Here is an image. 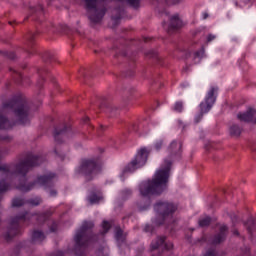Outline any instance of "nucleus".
<instances>
[{
  "label": "nucleus",
  "mask_w": 256,
  "mask_h": 256,
  "mask_svg": "<svg viewBox=\"0 0 256 256\" xmlns=\"http://www.w3.org/2000/svg\"><path fill=\"white\" fill-rule=\"evenodd\" d=\"M8 113H14L19 125L31 123V107L27 99L22 96H14L12 99L2 103L0 108V129H11L13 125L7 117Z\"/></svg>",
  "instance_id": "nucleus-1"
},
{
  "label": "nucleus",
  "mask_w": 256,
  "mask_h": 256,
  "mask_svg": "<svg viewBox=\"0 0 256 256\" xmlns=\"http://www.w3.org/2000/svg\"><path fill=\"white\" fill-rule=\"evenodd\" d=\"M43 161H45V159L41 156L27 154L26 157L16 165L0 164V177H4L5 179H9V177H13V175L25 177L32 167L41 165ZM9 187H11V184L7 183L5 180L0 181V193L9 191Z\"/></svg>",
  "instance_id": "nucleus-2"
},
{
  "label": "nucleus",
  "mask_w": 256,
  "mask_h": 256,
  "mask_svg": "<svg viewBox=\"0 0 256 256\" xmlns=\"http://www.w3.org/2000/svg\"><path fill=\"white\" fill-rule=\"evenodd\" d=\"M164 165V168H160L155 172L154 177L151 180L143 181L139 185V192L142 197L161 195L164 191H167L173 162L165 160Z\"/></svg>",
  "instance_id": "nucleus-3"
},
{
  "label": "nucleus",
  "mask_w": 256,
  "mask_h": 256,
  "mask_svg": "<svg viewBox=\"0 0 256 256\" xmlns=\"http://www.w3.org/2000/svg\"><path fill=\"white\" fill-rule=\"evenodd\" d=\"M95 224L91 221H84L80 229L76 232L74 241L76 243V255L83 256V253L79 254L77 249H87L91 243H97L99 241V236L93 234V229Z\"/></svg>",
  "instance_id": "nucleus-4"
},
{
  "label": "nucleus",
  "mask_w": 256,
  "mask_h": 256,
  "mask_svg": "<svg viewBox=\"0 0 256 256\" xmlns=\"http://www.w3.org/2000/svg\"><path fill=\"white\" fill-rule=\"evenodd\" d=\"M101 169H103V163L99 159H83L76 173L82 175L86 183H89L95 179V175H99Z\"/></svg>",
  "instance_id": "nucleus-5"
},
{
  "label": "nucleus",
  "mask_w": 256,
  "mask_h": 256,
  "mask_svg": "<svg viewBox=\"0 0 256 256\" xmlns=\"http://www.w3.org/2000/svg\"><path fill=\"white\" fill-rule=\"evenodd\" d=\"M177 209H179V206L173 202L161 200L156 202L154 204V211L161 219L156 222L157 225H163L166 221H169V219H173V215L177 213Z\"/></svg>",
  "instance_id": "nucleus-6"
},
{
  "label": "nucleus",
  "mask_w": 256,
  "mask_h": 256,
  "mask_svg": "<svg viewBox=\"0 0 256 256\" xmlns=\"http://www.w3.org/2000/svg\"><path fill=\"white\" fill-rule=\"evenodd\" d=\"M31 214L27 211H22L10 220V225L8 227L7 232L4 235V239L6 241H11L13 237H17L21 233V223H25V221H29L31 219Z\"/></svg>",
  "instance_id": "nucleus-7"
},
{
  "label": "nucleus",
  "mask_w": 256,
  "mask_h": 256,
  "mask_svg": "<svg viewBox=\"0 0 256 256\" xmlns=\"http://www.w3.org/2000/svg\"><path fill=\"white\" fill-rule=\"evenodd\" d=\"M105 0H84L85 9L90 13L88 18L90 20L91 25H97V23H101L103 17H105V13H107V8L103 6L102 8H98L97 5L99 3H103Z\"/></svg>",
  "instance_id": "nucleus-8"
},
{
  "label": "nucleus",
  "mask_w": 256,
  "mask_h": 256,
  "mask_svg": "<svg viewBox=\"0 0 256 256\" xmlns=\"http://www.w3.org/2000/svg\"><path fill=\"white\" fill-rule=\"evenodd\" d=\"M56 177L55 173H48L42 176H38L36 181L26 184L25 182L20 183L17 189L22 193H29L31 189L35 188V185H40V187H53V179Z\"/></svg>",
  "instance_id": "nucleus-9"
},
{
  "label": "nucleus",
  "mask_w": 256,
  "mask_h": 256,
  "mask_svg": "<svg viewBox=\"0 0 256 256\" xmlns=\"http://www.w3.org/2000/svg\"><path fill=\"white\" fill-rule=\"evenodd\" d=\"M217 91H219V88L217 87H211L208 91L204 102L200 104V113L195 117V123H199V121L203 119L205 113L211 111V108L215 105V101H217V95H215Z\"/></svg>",
  "instance_id": "nucleus-10"
},
{
  "label": "nucleus",
  "mask_w": 256,
  "mask_h": 256,
  "mask_svg": "<svg viewBox=\"0 0 256 256\" xmlns=\"http://www.w3.org/2000/svg\"><path fill=\"white\" fill-rule=\"evenodd\" d=\"M149 158V152L147 151V148H141L139 152L137 153L134 160H132L124 169H123V175L125 173H133L136 169H139L147 163V159Z\"/></svg>",
  "instance_id": "nucleus-11"
},
{
  "label": "nucleus",
  "mask_w": 256,
  "mask_h": 256,
  "mask_svg": "<svg viewBox=\"0 0 256 256\" xmlns=\"http://www.w3.org/2000/svg\"><path fill=\"white\" fill-rule=\"evenodd\" d=\"M151 251H171L173 249V242H167V237L158 236L155 240L151 242Z\"/></svg>",
  "instance_id": "nucleus-12"
},
{
  "label": "nucleus",
  "mask_w": 256,
  "mask_h": 256,
  "mask_svg": "<svg viewBox=\"0 0 256 256\" xmlns=\"http://www.w3.org/2000/svg\"><path fill=\"white\" fill-rule=\"evenodd\" d=\"M228 233L229 227H227V225L220 226L219 232L215 234L211 239L212 245H221V243L227 239Z\"/></svg>",
  "instance_id": "nucleus-13"
},
{
  "label": "nucleus",
  "mask_w": 256,
  "mask_h": 256,
  "mask_svg": "<svg viewBox=\"0 0 256 256\" xmlns=\"http://www.w3.org/2000/svg\"><path fill=\"white\" fill-rule=\"evenodd\" d=\"M168 153L171 158L181 157L183 153V141H172L168 147Z\"/></svg>",
  "instance_id": "nucleus-14"
},
{
  "label": "nucleus",
  "mask_w": 256,
  "mask_h": 256,
  "mask_svg": "<svg viewBox=\"0 0 256 256\" xmlns=\"http://www.w3.org/2000/svg\"><path fill=\"white\" fill-rule=\"evenodd\" d=\"M255 113L256 110L250 108L244 113H239L237 115V118L239 119V121H244V123H256Z\"/></svg>",
  "instance_id": "nucleus-15"
},
{
  "label": "nucleus",
  "mask_w": 256,
  "mask_h": 256,
  "mask_svg": "<svg viewBox=\"0 0 256 256\" xmlns=\"http://www.w3.org/2000/svg\"><path fill=\"white\" fill-rule=\"evenodd\" d=\"M181 27H183V21H181V18H179V14H176L170 18L168 33H171V31H175L177 29H181Z\"/></svg>",
  "instance_id": "nucleus-16"
},
{
  "label": "nucleus",
  "mask_w": 256,
  "mask_h": 256,
  "mask_svg": "<svg viewBox=\"0 0 256 256\" xmlns=\"http://www.w3.org/2000/svg\"><path fill=\"white\" fill-rule=\"evenodd\" d=\"M69 129H71V127H69L67 125H63L62 128L61 127L55 128V130H54L55 141H57V143H61L60 137L62 135H65V133H67V131H69Z\"/></svg>",
  "instance_id": "nucleus-17"
},
{
  "label": "nucleus",
  "mask_w": 256,
  "mask_h": 256,
  "mask_svg": "<svg viewBox=\"0 0 256 256\" xmlns=\"http://www.w3.org/2000/svg\"><path fill=\"white\" fill-rule=\"evenodd\" d=\"M246 229L249 235H253L256 233V218H249L246 222H244Z\"/></svg>",
  "instance_id": "nucleus-18"
},
{
  "label": "nucleus",
  "mask_w": 256,
  "mask_h": 256,
  "mask_svg": "<svg viewBox=\"0 0 256 256\" xmlns=\"http://www.w3.org/2000/svg\"><path fill=\"white\" fill-rule=\"evenodd\" d=\"M42 241H45V234L43 233V231L34 230L32 232L31 242L41 243Z\"/></svg>",
  "instance_id": "nucleus-19"
},
{
  "label": "nucleus",
  "mask_w": 256,
  "mask_h": 256,
  "mask_svg": "<svg viewBox=\"0 0 256 256\" xmlns=\"http://www.w3.org/2000/svg\"><path fill=\"white\" fill-rule=\"evenodd\" d=\"M51 215H53V212H51V210H47L43 213L37 214L36 219L38 223H45V221L51 218Z\"/></svg>",
  "instance_id": "nucleus-20"
},
{
  "label": "nucleus",
  "mask_w": 256,
  "mask_h": 256,
  "mask_svg": "<svg viewBox=\"0 0 256 256\" xmlns=\"http://www.w3.org/2000/svg\"><path fill=\"white\" fill-rule=\"evenodd\" d=\"M242 131L243 130L241 129V127H239V125L234 124V125H232L230 127V135H231V137H240Z\"/></svg>",
  "instance_id": "nucleus-21"
},
{
  "label": "nucleus",
  "mask_w": 256,
  "mask_h": 256,
  "mask_svg": "<svg viewBox=\"0 0 256 256\" xmlns=\"http://www.w3.org/2000/svg\"><path fill=\"white\" fill-rule=\"evenodd\" d=\"M88 201L90 205H95V203H99L101 201V196L97 195L95 192H92L88 197Z\"/></svg>",
  "instance_id": "nucleus-22"
},
{
  "label": "nucleus",
  "mask_w": 256,
  "mask_h": 256,
  "mask_svg": "<svg viewBox=\"0 0 256 256\" xmlns=\"http://www.w3.org/2000/svg\"><path fill=\"white\" fill-rule=\"evenodd\" d=\"M211 217L206 216L204 218H200L198 221L199 227H209L211 225Z\"/></svg>",
  "instance_id": "nucleus-23"
},
{
  "label": "nucleus",
  "mask_w": 256,
  "mask_h": 256,
  "mask_svg": "<svg viewBox=\"0 0 256 256\" xmlns=\"http://www.w3.org/2000/svg\"><path fill=\"white\" fill-rule=\"evenodd\" d=\"M118 1L122 3L126 1V3L130 5V7H133V9H139V5H141V0H118Z\"/></svg>",
  "instance_id": "nucleus-24"
},
{
  "label": "nucleus",
  "mask_w": 256,
  "mask_h": 256,
  "mask_svg": "<svg viewBox=\"0 0 256 256\" xmlns=\"http://www.w3.org/2000/svg\"><path fill=\"white\" fill-rule=\"evenodd\" d=\"M25 205V199L20 197H15L12 199V207H23Z\"/></svg>",
  "instance_id": "nucleus-25"
},
{
  "label": "nucleus",
  "mask_w": 256,
  "mask_h": 256,
  "mask_svg": "<svg viewBox=\"0 0 256 256\" xmlns=\"http://www.w3.org/2000/svg\"><path fill=\"white\" fill-rule=\"evenodd\" d=\"M102 229H103V231L100 232L101 235H106V233H109V230L111 229V223H109V221H107V220H104L102 222Z\"/></svg>",
  "instance_id": "nucleus-26"
},
{
  "label": "nucleus",
  "mask_w": 256,
  "mask_h": 256,
  "mask_svg": "<svg viewBox=\"0 0 256 256\" xmlns=\"http://www.w3.org/2000/svg\"><path fill=\"white\" fill-rule=\"evenodd\" d=\"M41 202L42 200L39 197L28 200L29 205H33L34 207H38V205H41Z\"/></svg>",
  "instance_id": "nucleus-27"
},
{
  "label": "nucleus",
  "mask_w": 256,
  "mask_h": 256,
  "mask_svg": "<svg viewBox=\"0 0 256 256\" xmlns=\"http://www.w3.org/2000/svg\"><path fill=\"white\" fill-rule=\"evenodd\" d=\"M117 107L115 106H109L107 109H106V113H109V115H111V117H115V115H117Z\"/></svg>",
  "instance_id": "nucleus-28"
},
{
  "label": "nucleus",
  "mask_w": 256,
  "mask_h": 256,
  "mask_svg": "<svg viewBox=\"0 0 256 256\" xmlns=\"http://www.w3.org/2000/svg\"><path fill=\"white\" fill-rule=\"evenodd\" d=\"M115 238L117 241H121V239H123V229H121V227L116 228Z\"/></svg>",
  "instance_id": "nucleus-29"
},
{
  "label": "nucleus",
  "mask_w": 256,
  "mask_h": 256,
  "mask_svg": "<svg viewBox=\"0 0 256 256\" xmlns=\"http://www.w3.org/2000/svg\"><path fill=\"white\" fill-rule=\"evenodd\" d=\"M173 109L177 113H181L183 111V102H176Z\"/></svg>",
  "instance_id": "nucleus-30"
},
{
  "label": "nucleus",
  "mask_w": 256,
  "mask_h": 256,
  "mask_svg": "<svg viewBox=\"0 0 256 256\" xmlns=\"http://www.w3.org/2000/svg\"><path fill=\"white\" fill-rule=\"evenodd\" d=\"M0 53L2 55H4V57H7L8 59H15V53L13 52H7V51H0Z\"/></svg>",
  "instance_id": "nucleus-31"
},
{
  "label": "nucleus",
  "mask_w": 256,
  "mask_h": 256,
  "mask_svg": "<svg viewBox=\"0 0 256 256\" xmlns=\"http://www.w3.org/2000/svg\"><path fill=\"white\" fill-rule=\"evenodd\" d=\"M15 76L14 79L17 83H21L23 81V75H21V73L14 71Z\"/></svg>",
  "instance_id": "nucleus-32"
},
{
  "label": "nucleus",
  "mask_w": 256,
  "mask_h": 256,
  "mask_svg": "<svg viewBox=\"0 0 256 256\" xmlns=\"http://www.w3.org/2000/svg\"><path fill=\"white\" fill-rule=\"evenodd\" d=\"M205 256H219V255L217 254V250H215V249H210V250H208V251L206 252Z\"/></svg>",
  "instance_id": "nucleus-33"
},
{
  "label": "nucleus",
  "mask_w": 256,
  "mask_h": 256,
  "mask_svg": "<svg viewBox=\"0 0 256 256\" xmlns=\"http://www.w3.org/2000/svg\"><path fill=\"white\" fill-rule=\"evenodd\" d=\"M30 9L34 11H43V6L41 4L38 5L37 8H35L34 6H30Z\"/></svg>",
  "instance_id": "nucleus-34"
},
{
  "label": "nucleus",
  "mask_w": 256,
  "mask_h": 256,
  "mask_svg": "<svg viewBox=\"0 0 256 256\" xmlns=\"http://www.w3.org/2000/svg\"><path fill=\"white\" fill-rule=\"evenodd\" d=\"M51 233H55L57 231V223L53 222L52 226L50 227Z\"/></svg>",
  "instance_id": "nucleus-35"
},
{
  "label": "nucleus",
  "mask_w": 256,
  "mask_h": 256,
  "mask_svg": "<svg viewBox=\"0 0 256 256\" xmlns=\"http://www.w3.org/2000/svg\"><path fill=\"white\" fill-rule=\"evenodd\" d=\"M213 40H215V35L209 34L208 37H207V42L211 43V41H213Z\"/></svg>",
  "instance_id": "nucleus-36"
},
{
  "label": "nucleus",
  "mask_w": 256,
  "mask_h": 256,
  "mask_svg": "<svg viewBox=\"0 0 256 256\" xmlns=\"http://www.w3.org/2000/svg\"><path fill=\"white\" fill-rule=\"evenodd\" d=\"M156 149L159 151L163 147V141H159L155 144Z\"/></svg>",
  "instance_id": "nucleus-37"
},
{
  "label": "nucleus",
  "mask_w": 256,
  "mask_h": 256,
  "mask_svg": "<svg viewBox=\"0 0 256 256\" xmlns=\"http://www.w3.org/2000/svg\"><path fill=\"white\" fill-rule=\"evenodd\" d=\"M112 19H113V21H115V23H117L118 21H121V14H119L117 16H113Z\"/></svg>",
  "instance_id": "nucleus-38"
},
{
  "label": "nucleus",
  "mask_w": 256,
  "mask_h": 256,
  "mask_svg": "<svg viewBox=\"0 0 256 256\" xmlns=\"http://www.w3.org/2000/svg\"><path fill=\"white\" fill-rule=\"evenodd\" d=\"M201 55H203V52H201V51H196V52L194 53V59H197V58L201 57Z\"/></svg>",
  "instance_id": "nucleus-39"
},
{
  "label": "nucleus",
  "mask_w": 256,
  "mask_h": 256,
  "mask_svg": "<svg viewBox=\"0 0 256 256\" xmlns=\"http://www.w3.org/2000/svg\"><path fill=\"white\" fill-rule=\"evenodd\" d=\"M231 221H232V223H235L236 221H238V217H237V215H235V214H232L231 216Z\"/></svg>",
  "instance_id": "nucleus-40"
},
{
  "label": "nucleus",
  "mask_w": 256,
  "mask_h": 256,
  "mask_svg": "<svg viewBox=\"0 0 256 256\" xmlns=\"http://www.w3.org/2000/svg\"><path fill=\"white\" fill-rule=\"evenodd\" d=\"M52 256H65V254L61 251H57L54 254H52Z\"/></svg>",
  "instance_id": "nucleus-41"
},
{
  "label": "nucleus",
  "mask_w": 256,
  "mask_h": 256,
  "mask_svg": "<svg viewBox=\"0 0 256 256\" xmlns=\"http://www.w3.org/2000/svg\"><path fill=\"white\" fill-rule=\"evenodd\" d=\"M9 136H0V141H9Z\"/></svg>",
  "instance_id": "nucleus-42"
},
{
  "label": "nucleus",
  "mask_w": 256,
  "mask_h": 256,
  "mask_svg": "<svg viewBox=\"0 0 256 256\" xmlns=\"http://www.w3.org/2000/svg\"><path fill=\"white\" fill-rule=\"evenodd\" d=\"M50 195L51 197H55V195H57V190H51Z\"/></svg>",
  "instance_id": "nucleus-43"
},
{
  "label": "nucleus",
  "mask_w": 256,
  "mask_h": 256,
  "mask_svg": "<svg viewBox=\"0 0 256 256\" xmlns=\"http://www.w3.org/2000/svg\"><path fill=\"white\" fill-rule=\"evenodd\" d=\"M233 235H236L237 237H239V230H234Z\"/></svg>",
  "instance_id": "nucleus-44"
},
{
  "label": "nucleus",
  "mask_w": 256,
  "mask_h": 256,
  "mask_svg": "<svg viewBox=\"0 0 256 256\" xmlns=\"http://www.w3.org/2000/svg\"><path fill=\"white\" fill-rule=\"evenodd\" d=\"M209 17V14L208 13H204L203 14V19H207Z\"/></svg>",
  "instance_id": "nucleus-45"
},
{
  "label": "nucleus",
  "mask_w": 256,
  "mask_h": 256,
  "mask_svg": "<svg viewBox=\"0 0 256 256\" xmlns=\"http://www.w3.org/2000/svg\"><path fill=\"white\" fill-rule=\"evenodd\" d=\"M150 229H151V226H149V225L145 226V231H149Z\"/></svg>",
  "instance_id": "nucleus-46"
},
{
  "label": "nucleus",
  "mask_w": 256,
  "mask_h": 256,
  "mask_svg": "<svg viewBox=\"0 0 256 256\" xmlns=\"http://www.w3.org/2000/svg\"><path fill=\"white\" fill-rule=\"evenodd\" d=\"M83 121H84L85 123H87V121H89V117H85V118L83 119Z\"/></svg>",
  "instance_id": "nucleus-47"
},
{
  "label": "nucleus",
  "mask_w": 256,
  "mask_h": 256,
  "mask_svg": "<svg viewBox=\"0 0 256 256\" xmlns=\"http://www.w3.org/2000/svg\"><path fill=\"white\" fill-rule=\"evenodd\" d=\"M134 75L133 71L130 72V74L127 75V77H132Z\"/></svg>",
  "instance_id": "nucleus-48"
},
{
  "label": "nucleus",
  "mask_w": 256,
  "mask_h": 256,
  "mask_svg": "<svg viewBox=\"0 0 256 256\" xmlns=\"http://www.w3.org/2000/svg\"><path fill=\"white\" fill-rule=\"evenodd\" d=\"M84 69L80 70L81 75L85 76V74L83 73Z\"/></svg>",
  "instance_id": "nucleus-49"
},
{
  "label": "nucleus",
  "mask_w": 256,
  "mask_h": 256,
  "mask_svg": "<svg viewBox=\"0 0 256 256\" xmlns=\"http://www.w3.org/2000/svg\"><path fill=\"white\" fill-rule=\"evenodd\" d=\"M33 37H34V34H32V36L30 37V41H33Z\"/></svg>",
  "instance_id": "nucleus-50"
},
{
  "label": "nucleus",
  "mask_w": 256,
  "mask_h": 256,
  "mask_svg": "<svg viewBox=\"0 0 256 256\" xmlns=\"http://www.w3.org/2000/svg\"><path fill=\"white\" fill-rule=\"evenodd\" d=\"M162 25H163V27H165V25H167V23H166V22H163Z\"/></svg>",
  "instance_id": "nucleus-51"
}]
</instances>
